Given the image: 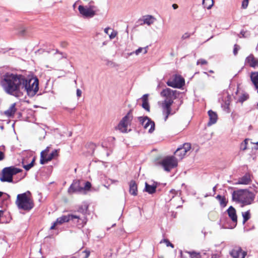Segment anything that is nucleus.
<instances>
[{
    "label": "nucleus",
    "instance_id": "1",
    "mask_svg": "<svg viewBox=\"0 0 258 258\" xmlns=\"http://www.w3.org/2000/svg\"><path fill=\"white\" fill-rule=\"evenodd\" d=\"M1 85L5 92L16 97L26 93L33 97L39 89V80L36 77L27 78L22 75L7 73L3 76Z\"/></svg>",
    "mask_w": 258,
    "mask_h": 258
},
{
    "label": "nucleus",
    "instance_id": "2",
    "mask_svg": "<svg viewBox=\"0 0 258 258\" xmlns=\"http://www.w3.org/2000/svg\"><path fill=\"white\" fill-rule=\"evenodd\" d=\"M255 196L252 192L246 189H239L232 193V200L241 204L242 206L250 205L254 199Z\"/></svg>",
    "mask_w": 258,
    "mask_h": 258
},
{
    "label": "nucleus",
    "instance_id": "3",
    "mask_svg": "<svg viewBox=\"0 0 258 258\" xmlns=\"http://www.w3.org/2000/svg\"><path fill=\"white\" fill-rule=\"evenodd\" d=\"M15 203L19 209L25 211H29L34 207L33 201L29 191L18 195Z\"/></svg>",
    "mask_w": 258,
    "mask_h": 258
},
{
    "label": "nucleus",
    "instance_id": "4",
    "mask_svg": "<svg viewBox=\"0 0 258 258\" xmlns=\"http://www.w3.org/2000/svg\"><path fill=\"white\" fill-rule=\"evenodd\" d=\"M158 164L161 166L165 171L169 172L177 166L178 159L174 156H167L159 161Z\"/></svg>",
    "mask_w": 258,
    "mask_h": 258
},
{
    "label": "nucleus",
    "instance_id": "5",
    "mask_svg": "<svg viewBox=\"0 0 258 258\" xmlns=\"http://www.w3.org/2000/svg\"><path fill=\"white\" fill-rule=\"evenodd\" d=\"M22 171V170L14 166L6 167L2 171V176L0 178L2 182H12L13 175Z\"/></svg>",
    "mask_w": 258,
    "mask_h": 258
},
{
    "label": "nucleus",
    "instance_id": "6",
    "mask_svg": "<svg viewBox=\"0 0 258 258\" xmlns=\"http://www.w3.org/2000/svg\"><path fill=\"white\" fill-rule=\"evenodd\" d=\"M184 78L178 75H173L166 83L168 86L174 88H181L184 86Z\"/></svg>",
    "mask_w": 258,
    "mask_h": 258
},
{
    "label": "nucleus",
    "instance_id": "7",
    "mask_svg": "<svg viewBox=\"0 0 258 258\" xmlns=\"http://www.w3.org/2000/svg\"><path fill=\"white\" fill-rule=\"evenodd\" d=\"M133 118L132 110H130L120 120L118 125V130L122 133H126L127 127L131 124Z\"/></svg>",
    "mask_w": 258,
    "mask_h": 258
},
{
    "label": "nucleus",
    "instance_id": "8",
    "mask_svg": "<svg viewBox=\"0 0 258 258\" xmlns=\"http://www.w3.org/2000/svg\"><path fill=\"white\" fill-rule=\"evenodd\" d=\"M160 94L162 97L165 98V99L162 102H171V104H172L173 100L177 97V95L179 94V92L171 90L170 88H166L162 90Z\"/></svg>",
    "mask_w": 258,
    "mask_h": 258
},
{
    "label": "nucleus",
    "instance_id": "9",
    "mask_svg": "<svg viewBox=\"0 0 258 258\" xmlns=\"http://www.w3.org/2000/svg\"><path fill=\"white\" fill-rule=\"evenodd\" d=\"M49 147H47L46 149L41 152L40 162L41 164H44L51 161L52 159L57 157L58 150H55L50 154L48 155L47 153L49 151Z\"/></svg>",
    "mask_w": 258,
    "mask_h": 258
},
{
    "label": "nucleus",
    "instance_id": "10",
    "mask_svg": "<svg viewBox=\"0 0 258 258\" xmlns=\"http://www.w3.org/2000/svg\"><path fill=\"white\" fill-rule=\"evenodd\" d=\"M96 7L94 6H79L78 10L81 15L85 18H92L96 14Z\"/></svg>",
    "mask_w": 258,
    "mask_h": 258
},
{
    "label": "nucleus",
    "instance_id": "11",
    "mask_svg": "<svg viewBox=\"0 0 258 258\" xmlns=\"http://www.w3.org/2000/svg\"><path fill=\"white\" fill-rule=\"evenodd\" d=\"M191 145L189 143H185L182 147H179L174 152L175 155L179 158V160L182 159L190 151Z\"/></svg>",
    "mask_w": 258,
    "mask_h": 258
},
{
    "label": "nucleus",
    "instance_id": "12",
    "mask_svg": "<svg viewBox=\"0 0 258 258\" xmlns=\"http://www.w3.org/2000/svg\"><path fill=\"white\" fill-rule=\"evenodd\" d=\"M139 119L145 129L148 130L149 133H152L154 131L155 123L148 117H139Z\"/></svg>",
    "mask_w": 258,
    "mask_h": 258
},
{
    "label": "nucleus",
    "instance_id": "13",
    "mask_svg": "<svg viewBox=\"0 0 258 258\" xmlns=\"http://www.w3.org/2000/svg\"><path fill=\"white\" fill-rule=\"evenodd\" d=\"M230 255L233 258H245L247 252L242 250L239 246H235L230 252Z\"/></svg>",
    "mask_w": 258,
    "mask_h": 258
},
{
    "label": "nucleus",
    "instance_id": "14",
    "mask_svg": "<svg viewBox=\"0 0 258 258\" xmlns=\"http://www.w3.org/2000/svg\"><path fill=\"white\" fill-rule=\"evenodd\" d=\"M171 105L172 104H171V102H165L162 103V107L163 109L162 112L163 115L164 116V121L167 120L169 115L175 113V112H172L171 108Z\"/></svg>",
    "mask_w": 258,
    "mask_h": 258
},
{
    "label": "nucleus",
    "instance_id": "15",
    "mask_svg": "<svg viewBox=\"0 0 258 258\" xmlns=\"http://www.w3.org/2000/svg\"><path fill=\"white\" fill-rule=\"evenodd\" d=\"M74 219H80V217L76 215L69 214L68 215H63L58 218L56 220V223L58 225H61L64 223L68 222L70 220H73Z\"/></svg>",
    "mask_w": 258,
    "mask_h": 258
},
{
    "label": "nucleus",
    "instance_id": "16",
    "mask_svg": "<svg viewBox=\"0 0 258 258\" xmlns=\"http://www.w3.org/2000/svg\"><path fill=\"white\" fill-rule=\"evenodd\" d=\"M227 212L229 218L231 219L233 223H234V227H235L237 222V217L235 209L232 206H230L227 210Z\"/></svg>",
    "mask_w": 258,
    "mask_h": 258
},
{
    "label": "nucleus",
    "instance_id": "17",
    "mask_svg": "<svg viewBox=\"0 0 258 258\" xmlns=\"http://www.w3.org/2000/svg\"><path fill=\"white\" fill-rule=\"evenodd\" d=\"M83 190V188L80 186L79 181H74L69 188L68 192L71 194L75 192H81Z\"/></svg>",
    "mask_w": 258,
    "mask_h": 258
},
{
    "label": "nucleus",
    "instance_id": "18",
    "mask_svg": "<svg viewBox=\"0 0 258 258\" xmlns=\"http://www.w3.org/2000/svg\"><path fill=\"white\" fill-rule=\"evenodd\" d=\"M245 63L251 67H258V59L255 58L253 55H250L246 57Z\"/></svg>",
    "mask_w": 258,
    "mask_h": 258
},
{
    "label": "nucleus",
    "instance_id": "19",
    "mask_svg": "<svg viewBox=\"0 0 258 258\" xmlns=\"http://www.w3.org/2000/svg\"><path fill=\"white\" fill-rule=\"evenodd\" d=\"M251 181L250 175L249 173H246L238 179L237 184L247 185L249 184Z\"/></svg>",
    "mask_w": 258,
    "mask_h": 258
},
{
    "label": "nucleus",
    "instance_id": "20",
    "mask_svg": "<svg viewBox=\"0 0 258 258\" xmlns=\"http://www.w3.org/2000/svg\"><path fill=\"white\" fill-rule=\"evenodd\" d=\"M208 115L209 116V121L208 123V125H211L215 124L217 120L218 115L215 112L210 110L208 111Z\"/></svg>",
    "mask_w": 258,
    "mask_h": 258
},
{
    "label": "nucleus",
    "instance_id": "21",
    "mask_svg": "<svg viewBox=\"0 0 258 258\" xmlns=\"http://www.w3.org/2000/svg\"><path fill=\"white\" fill-rule=\"evenodd\" d=\"M141 99L142 101V107L144 108L146 110L149 111L150 106L148 103V94L144 95Z\"/></svg>",
    "mask_w": 258,
    "mask_h": 258
},
{
    "label": "nucleus",
    "instance_id": "22",
    "mask_svg": "<svg viewBox=\"0 0 258 258\" xmlns=\"http://www.w3.org/2000/svg\"><path fill=\"white\" fill-rule=\"evenodd\" d=\"M251 80L258 92V72H253L250 75Z\"/></svg>",
    "mask_w": 258,
    "mask_h": 258
},
{
    "label": "nucleus",
    "instance_id": "23",
    "mask_svg": "<svg viewBox=\"0 0 258 258\" xmlns=\"http://www.w3.org/2000/svg\"><path fill=\"white\" fill-rule=\"evenodd\" d=\"M130 193L134 196L137 195V185L135 181L132 180L130 183Z\"/></svg>",
    "mask_w": 258,
    "mask_h": 258
},
{
    "label": "nucleus",
    "instance_id": "24",
    "mask_svg": "<svg viewBox=\"0 0 258 258\" xmlns=\"http://www.w3.org/2000/svg\"><path fill=\"white\" fill-rule=\"evenodd\" d=\"M15 105V103L12 104L9 108L5 111V115L9 117L13 116L16 111Z\"/></svg>",
    "mask_w": 258,
    "mask_h": 258
},
{
    "label": "nucleus",
    "instance_id": "25",
    "mask_svg": "<svg viewBox=\"0 0 258 258\" xmlns=\"http://www.w3.org/2000/svg\"><path fill=\"white\" fill-rule=\"evenodd\" d=\"M155 20V18L151 15H147L143 17L144 23L147 24L148 26L153 24Z\"/></svg>",
    "mask_w": 258,
    "mask_h": 258
},
{
    "label": "nucleus",
    "instance_id": "26",
    "mask_svg": "<svg viewBox=\"0 0 258 258\" xmlns=\"http://www.w3.org/2000/svg\"><path fill=\"white\" fill-rule=\"evenodd\" d=\"M156 185L154 184L149 185L148 183L146 182L145 183V190L149 194H152L156 191Z\"/></svg>",
    "mask_w": 258,
    "mask_h": 258
},
{
    "label": "nucleus",
    "instance_id": "27",
    "mask_svg": "<svg viewBox=\"0 0 258 258\" xmlns=\"http://www.w3.org/2000/svg\"><path fill=\"white\" fill-rule=\"evenodd\" d=\"M216 198L219 201L222 207H225L227 205V201L225 197L218 195Z\"/></svg>",
    "mask_w": 258,
    "mask_h": 258
},
{
    "label": "nucleus",
    "instance_id": "28",
    "mask_svg": "<svg viewBox=\"0 0 258 258\" xmlns=\"http://www.w3.org/2000/svg\"><path fill=\"white\" fill-rule=\"evenodd\" d=\"M148 46H146L145 47H139L135 51L131 52L130 53L128 54V55H131L134 53H135L137 55H138L141 52H143L144 54H146L148 51Z\"/></svg>",
    "mask_w": 258,
    "mask_h": 258
},
{
    "label": "nucleus",
    "instance_id": "29",
    "mask_svg": "<svg viewBox=\"0 0 258 258\" xmlns=\"http://www.w3.org/2000/svg\"><path fill=\"white\" fill-rule=\"evenodd\" d=\"M203 5L204 8L210 9L214 5L213 0H203Z\"/></svg>",
    "mask_w": 258,
    "mask_h": 258
},
{
    "label": "nucleus",
    "instance_id": "30",
    "mask_svg": "<svg viewBox=\"0 0 258 258\" xmlns=\"http://www.w3.org/2000/svg\"><path fill=\"white\" fill-rule=\"evenodd\" d=\"M242 216L243 217V224H244L250 218V211H247L246 212H242Z\"/></svg>",
    "mask_w": 258,
    "mask_h": 258
},
{
    "label": "nucleus",
    "instance_id": "31",
    "mask_svg": "<svg viewBox=\"0 0 258 258\" xmlns=\"http://www.w3.org/2000/svg\"><path fill=\"white\" fill-rule=\"evenodd\" d=\"M185 252L189 255L190 258H201V255L200 252H198L195 251H185Z\"/></svg>",
    "mask_w": 258,
    "mask_h": 258
},
{
    "label": "nucleus",
    "instance_id": "32",
    "mask_svg": "<svg viewBox=\"0 0 258 258\" xmlns=\"http://www.w3.org/2000/svg\"><path fill=\"white\" fill-rule=\"evenodd\" d=\"M248 140L249 139H246L242 143H241L240 147V150L244 151L247 149V145L248 144Z\"/></svg>",
    "mask_w": 258,
    "mask_h": 258
},
{
    "label": "nucleus",
    "instance_id": "33",
    "mask_svg": "<svg viewBox=\"0 0 258 258\" xmlns=\"http://www.w3.org/2000/svg\"><path fill=\"white\" fill-rule=\"evenodd\" d=\"M35 162V158H34L31 163L28 165L23 164V167L26 170H29L31 168H32L34 165V163ZM24 164V161L22 162Z\"/></svg>",
    "mask_w": 258,
    "mask_h": 258
},
{
    "label": "nucleus",
    "instance_id": "34",
    "mask_svg": "<svg viewBox=\"0 0 258 258\" xmlns=\"http://www.w3.org/2000/svg\"><path fill=\"white\" fill-rule=\"evenodd\" d=\"M248 98V95L245 94H242L238 99V101L242 103Z\"/></svg>",
    "mask_w": 258,
    "mask_h": 258
},
{
    "label": "nucleus",
    "instance_id": "35",
    "mask_svg": "<svg viewBox=\"0 0 258 258\" xmlns=\"http://www.w3.org/2000/svg\"><path fill=\"white\" fill-rule=\"evenodd\" d=\"M248 5V0H243L242 2L241 8L245 9L247 8Z\"/></svg>",
    "mask_w": 258,
    "mask_h": 258
},
{
    "label": "nucleus",
    "instance_id": "36",
    "mask_svg": "<svg viewBox=\"0 0 258 258\" xmlns=\"http://www.w3.org/2000/svg\"><path fill=\"white\" fill-rule=\"evenodd\" d=\"M207 63H208V62L205 59H200L198 60V61L197 62V65H199V64L204 65V64H207Z\"/></svg>",
    "mask_w": 258,
    "mask_h": 258
},
{
    "label": "nucleus",
    "instance_id": "37",
    "mask_svg": "<svg viewBox=\"0 0 258 258\" xmlns=\"http://www.w3.org/2000/svg\"><path fill=\"white\" fill-rule=\"evenodd\" d=\"M117 33L116 31L112 30L111 33L109 34V38L111 39L114 38L117 35Z\"/></svg>",
    "mask_w": 258,
    "mask_h": 258
},
{
    "label": "nucleus",
    "instance_id": "38",
    "mask_svg": "<svg viewBox=\"0 0 258 258\" xmlns=\"http://www.w3.org/2000/svg\"><path fill=\"white\" fill-rule=\"evenodd\" d=\"M91 184L90 182H89L88 181L86 182L85 183L84 187H83V189L89 190L90 189V188L91 187Z\"/></svg>",
    "mask_w": 258,
    "mask_h": 258
},
{
    "label": "nucleus",
    "instance_id": "39",
    "mask_svg": "<svg viewBox=\"0 0 258 258\" xmlns=\"http://www.w3.org/2000/svg\"><path fill=\"white\" fill-rule=\"evenodd\" d=\"M240 47L237 44H235L234 46V49H233V53L235 55H236L237 54L238 51Z\"/></svg>",
    "mask_w": 258,
    "mask_h": 258
},
{
    "label": "nucleus",
    "instance_id": "40",
    "mask_svg": "<svg viewBox=\"0 0 258 258\" xmlns=\"http://www.w3.org/2000/svg\"><path fill=\"white\" fill-rule=\"evenodd\" d=\"M190 37V34L188 33H184L181 37L182 39H185Z\"/></svg>",
    "mask_w": 258,
    "mask_h": 258
},
{
    "label": "nucleus",
    "instance_id": "41",
    "mask_svg": "<svg viewBox=\"0 0 258 258\" xmlns=\"http://www.w3.org/2000/svg\"><path fill=\"white\" fill-rule=\"evenodd\" d=\"M165 242L167 246H171L172 248L174 247L173 244L170 243L168 240H165Z\"/></svg>",
    "mask_w": 258,
    "mask_h": 258
},
{
    "label": "nucleus",
    "instance_id": "42",
    "mask_svg": "<svg viewBox=\"0 0 258 258\" xmlns=\"http://www.w3.org/2000/svg\"><path fill=\"white\" fill-rule=\"evenodd\" d=\"M5 158L4 153L2 151H0V161L3 160Z\"/></svg>",
    "mask_w": 258,
    "mask_h": 258
},
{
    "label": "nucleus",
    "instance_id": "43",
    "mask_svg": "<svg viewBox=\"0 0 258 258\" xmlns=\"http://www.w3.org/2000/svg\"><path fill=\"white\" fill-rule=\"evenodd\" d=\"M82 95V91L80 89H78L77 90V96L78 97H80Z\"/></svg>",
    "mask_w": 258,
    "mask_h": 258
},
{
    "label": "nucleus",
    "instance_id": "44",
    "mask_svg": "<svg viewBox=\"0 0 258 258\" xmlns=\"http://www.w3.org/2000/svg\"><path fill=\"white\" fill-rule=\"evenodd\" d=\"M68 45V43L66 42H62L60 43V46L62 47H66Z\"/></svg>",
    "mask_w": 258,
    "mask_h": 258
},
{
    "label": "nucleus",
    "instance_id": "45",
    "mask_svg": "<svg viewBox=\"0 0 258 258\" xmlns=\"http://www.w3.org/2000/svg\"><path fill=\"white\" fill-rule=\"evenodd\" d=\"M58 225L57 223H56V222L55 221V222H54L53 223V224L52 225V226L50 227V229L51 230H52V229H54L55 228V227Z\"/></svg>",
    "mask_w": 258,
    "mask_h": 258
},
{
    "label": "nucleus",
    "instance_id": "46",
    "mask_svg": "<svg viewBox=\"0 0 258 258\" xmlns=\"http://www.w3.org/2000/svg\"><path fill=\"white\" fill-rule=\"evenodd\" d=\"M111 29L109 28H106L105 29H104V32L108 34L109 35V31Z\"/></svg>",
    "mask_w": 258,
    "mask_h": 258
},
{
    "label": "nucleus",
    "instance_id": "47",
    "mask_svg": "<svg viewBox=\"0 0 258 258\" xmlns=\"http://www.w3.org/2000/svg\"><path fill=\"white\" fill-rule=\"evenodd\" d=\"M84 252L86 253V256L85 258H88L90 255V252L89 251L85 250Z\"/></svg>",
    "mask_w": 258,
    "mask_h": 258
},
{
    "label": "nucleus",
    "instance_id": "48",
    "mask_svg": "<svg viewBox=\"0 0 258 258\" xmlns=\"http://www.w3.org/2000/svg\"><path fill=\"white\" fill-rule=\"evenodd\" d=\"M56 52H57V53H59L61 55H62V56H61L62 58H67V54H63L62 52H58V51H56Z\"/></svg>",
    "mask_w": 258,
    "mask_h": 258
},
{
    "label": "nucleus",
    "instance_id": "49",
    "mask_svg": "<svg viewBox=\"0 0 258 258\" xmlns=\"http://www.w3.org/2000/svg\"><path fill=\"white\" fill-rule=\"evenodd\" d=\"M170 192L173 194V195H176L177 194V191H176L175 189H171L170 191Z\"/></svg>",
    "mask_w": 258,
    "mask_h": 258
},
{
    "label": "nucleus",
    "instance_id": "50",
    "mask_svg": "<svg viewBox=\"0 0 258 258\" xmlns=\"http://www.w3.org/2000/svg\"><path fill=\"white\" fill-rule=\"evenodd\" d=\"M172 7L174 9H176L178 8V5H176V4H173L172 5Z\"/></svg>",
    "mask_w": 258,
    "mask_h": 258
},
{
    "label": "nucleus",
    "instance_id": "51",
    "mask_svg": "<svg viewBox=\"0 0 258 258\" xmlns=\"http://www.w3.org/2000/svg\"><path fill=\"white\" fill-rule=\"evenodd\" d=\"M110 181L111 182V183H115L116 182H117L118 181L117 180H113V179H110Z\"/></svg>",
    "mask_w": 258,
    "mask_h": 258
},
{
    "label": "nucleus",
    "instance_id": "52",
    "mask_svg": "<svg viewBox=\"0 0 258 258\" xmlns=\"http://www.w3.org/2000/svg\"><path fill=\"white\" fill-rule=\"evenodd\" d=\"M3 195V192L2 191H0V197H1Z\"/></svg>",
    "mask_w": 258,
    "mask_h": 258
},
{
    "label": "nucleus",
    "instance_id": "53",
    "mask_svg": "<svg viewBox=\"0 0 258 258\" xmlns=\"http://www.w3.org/2000/svg\"><path fill=\"white\" fill-rule=\"evenodd\" d=\"M216 187L215 186L213 187V190L215 191L216 190Z\"/></svg>",
    "mask_w": 258,
    "mask_h": 258
},
{
    "label": "nucleus",
    "instance_id": "54",
    "mask_svg": "<svg viewBox=\"0 0 258 258\" xmlns=\"http://www.w3.org/2000/svg\"><path fill=\"white\" fill-rule=\"evenodd\" d=\"M76 5V3H75V4H74V5H73V7H74V8H75Z\"/></svg>",
    "mask_w": 258,
    "mask_h": 258
},
{
    "label": "nucleus",
    "instance_id": "55",
    "mask_svg": "<svg viewBox=\"0 0 258 258\" xmlns=\"http://www.w3.org/2000/svg\"><path fill=\"white\" fill-rule=\"evenodd\" d=\"M252 144H255L256 145H257L258 146V142H256V143H252Z\"/></svg>",
    "mask_w": 258,
    "mask_h": 258
},
{
    "label": "nucleus",
    "instance_id": "56",
    "mask_svg": "<svg viewBox=\"0 0 258 258\" xmlns=\"http://www.w3.org/2000/svg\"><path fill=\"white\" fill-rule=\"evenodd\" d=\"M210 73H214V72H213V71L211 70V71H210Z\"/></svg>",
    "mask_w": 258,
    "mask_h": 258
},
{
    "label": "nucleus",
    "instance_id": "57",
    "mask_svg": "<svg viewBox=\"0 0 258 258\" xmlns=\"http://www.w3.org/2000/svg\"><path fill=\"white\" fill-rule=\"evenodd\" d=\"M182 251H180V254H182Z\"/></svg>",
    "mask_w": 258,
    "mask_h": 258
},
{
    "label": "nucleus",
    "instance_id": "58",
    "mask_svg": "<svg viewBox=\"0 0 258 258\" xmlns=\"http://www.w3.org/2000/svg\"><path fill=\"white\" fill-rule=\"evenodd\" d=\"M233 227H234V226L233 227H231V228H233Z\"/></svg>",
    "mask_w": 258,
    "mask_h": 258
},
{
    "label": "nucleus",
    "instance_id": "59",
    "mask_svg": "<svg viewBox=\"0 0 258 258\" xmlns=\"http://www.w3.org/2000/svg\"><path fill=\"white\" fill-rule=\"evenodd\" d=\"M257 105H258V103H257Z\"/></svg>",
    "mask_w": 258,
    "mask_h": 258
}]
</instances>
